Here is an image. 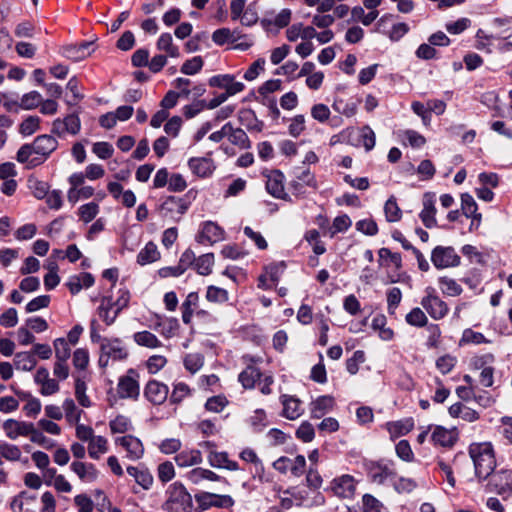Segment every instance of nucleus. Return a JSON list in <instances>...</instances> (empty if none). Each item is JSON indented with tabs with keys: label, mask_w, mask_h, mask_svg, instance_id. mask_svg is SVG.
I'll use <instances>...</instances> for the list:
<instances>
[{
	"label": "nucleus",
	"mask_w": 512,
	"mask_h": 512,
	"mask_svg": "<svg viewBox=\"0 0 512 512\" xmlns=\"http://www.w3.org/2000/svg\"><path fill=\"white\" fill-rule=\"evenodd\" d=\"M72 363L77 371H85L90 363V354L87 348H77L72 354Z\"/></svg>",
	"instance_id": "nucleus-63"
},
{
	"label": "nucleus",
	"mask_w": 512,
	"mask_h": 512,
	"mask_svg": "<svg viewBox=\"0 0 512 512\" xmlns=\"http://www.w3.org/2000/svg\"><path fill=\"white\" fill-rule=\"evenodd\" d=\"M351 226V218L347 214H341L333 219L332 225L329 227L327 234L333 238L338 233L347 232Z\"/></svg>",
	"instance_id": "nucleus-52"
},
{
	"label": "nucleus",
	"mask_w": 512,
	"mask_h": 512,
	"mask_svg": "<svg viewBox=\"0 0 512 512\" xmlns=\"http://www.w3.org/2000/svg\"><path fill=\"white\" fill-rule=\"evenodd\" d=\"M420 304L426 313L435 321L442 320L449 313L448 304L437 294L436 289L428 286Z\"/></svg>",
	"instance_id": "nucleus-9"
},
{
	"label": "nucleus",
	"mask_w": 512,
	"mask_h": 512,
	"mask_svg": "<svg viewBox=\"0 0 512 512\" xmlns=\"http://www.w3.org/2000/svg\"><path fill=\"white\" fill-rule=\"evenodd\" d=\"M494 490L499 495H512V470H500L496 472L490 481Z\"/></svg>",
	"instance_id": "nucleus-27"
},
{
	"label": "nucleus",
	"mask_w": 512,
	"mask_h": 512,
	"mask_svg": "<svg viewBox=\"0 0 512 512\" xmlns=\"http://www.w3.org/2000/svg\"><path fill=\"white\" fill-rule=\"evenodd\" d=\"M91 341L99 344L98 366L105 370L110 364L126 361L129 349L124 341L118 337H103L96 330L90 333Z\"/></svg>",
	"instance_id": "nucleus-2"
},
{
	"label": "nucleus",
	"mask_w": 512,
	"mask_h": 512,
	"mask_svg": "<svg viewBox=\"0 0 512 512\" xmlns=\"http://www.w3.org/2000/svg\"><path fill=\"white\" fill-rule=\"evenodd\" d=\"M199 301V294L197 292H190L182 302L180 309L184 324L190 325L192 323L194 313L199 307Z\"/></svg>",
	"instance_id": "nucleus-32"
},
{
	"label": "nucleus",
	"mask_w": 512,
	"mask_h": 512,
	"mask_svg": "<svg viewBox=\"0 0 512 512\" xmlns=\"http://www.w3.org/2000/svg\"><path fill=\"white\" fill-rule=\"evenodd\" d=\"M139 373L130 368L118 379L116 391L120 399L137 401L140 396Z\"/></svg>",
	"instance_id": "nucleus-11"
},
{
	"label": "nucleus",
	"mask_w": 512,
	"mask_h": 512,
	"mask_svg": "<svg viewBox=\"0 0 512 512\" xmlns=\"http://www.w3.org/2000/svg\"><path fill=\"white\" fill-rule=\"evenodd\" d=\"M423 208L419 214V217L423 225L428 228H434L437 226L436 219V206L435 196L432 193H426L423 196Z\"/></svg>",
	"instance_id": "nucleus-24"
},
{
	"label": "nucleus",
	"mask_w": 512,
	"mask_h": 512,
	"mask_svg": "<svg viewBox=\"0 0 512 512\" xmlns=\"http://www.w3.org/2000/svg\"><path fill=\"white\" fill-rule=\"evenodd\" d=\"M168 395V385L156 379H150L147 381L143 389L144 398L154 406L163 405L166 402Z\"/></svg>",
	"instance_id": "nucleus-16"
},
{
	"label": "nucleus",
	"mask_w": 512,
	"mask_h": 512,
	"mask_svg": "<svg viewBox=\"0 0 512 512\" xmlns=\"http://www.w3.org/2000/svg\"><path fill=\"white\" fill-rule=\"evenodd\" d=\"M58 141L48 134L37 136L31 143L22 145L16 154V160L32 169L43 164L58 148Z\"/></svg>",
	"instance_id": "nucleus-1"
},
{
	"label": "nucleus",
	"mask_w": 512,
	"mask_h": 512,
	"mask_svg": "<svg viewBox=\"0 0 512 512\" xmlns=\"http://www.w3.org/2000/svg\"><path fill=\"white\" fill-rule=\"evenodd\" d=\"M245 368L238 375V382L246 390H251L256 387L258 380H261L264 373L259 366L263 363L261 355L246 353L240 358Z\"/></svg>",
	"instance_id": "nucleus-7"
},
{
	"label": "nucleus",
	"mask_w": 512,
	"mask_h": 512,
	"mask_svg": "<svg viewBox=\"0 0 512 512\" xmlns=\"http://www.w3.org/2000/svg\"><path fill=\"white\" fill-rule=\"evenodd\" d=\"M33 425L31 422L7 419L3 423V430L9 439L15 440L20 436L29 437Z\"/></svg>",
	"instance_id": "nucleus-25"
},
{
	"label": "nucleus",
	"mask_w": 512,
	"mask_h": 512,
	"mask_svg": "<svg viewBox=\"0 0 512 512\" xmlns=\"http://www.w3.org/2000/svg\"><path fill=\"white\" fill-rule=\"evenodd\" d=\"M209 85L224 89V93L229 97L241 93L245 89L244 83L237 81L235 76L231 74L215 75L209 79Z\"/></svg>",
	"instance_id": "nucleus-20"
},
{
	"label": "nucleus",
	"mask_w": 512,
	"mask_h": 512,
	"mask_svg": "<svg viewBox=\"0 0 512 512\" xmlns=\"http://www.w3.org/2000/svg\"><path fill=\"white\" fill-rule=\"evenodd\" d=\"M266 190L277 199H287L285 192V176L280 170H271L266 174Z\"/></svg>",
	"instance_id": "nucleus-22"
},
{
	"label": "nucleus",
	"mask_w": 512,
	"mask_h": 512,
	"mask_svg": "<svg viewBox=\"0 0 512 512\" xmlns=\"http://www.w3.org/2000/svg\"><path fill=\"white\" fill-rule=\"evenodd\" d=\"M272 466L281 474L290 472L294 477H301L305 473L306 459L303 455L294 458L282 456L275 460Z\"/></svg>",
	"instance_id": "nucleus-15"
},
{
	"label": "nucleus",
	"mask_w": 512,
	"mask_h": 512,
	"mask_svg": "<svg viewBox=\"0 0 512 512\" xmlns=\"http://www.w3.org/2000/svg\"><path fill=\"white\" fill-rule=\"evenodd\" d=\"M161 259V252L153 241H149L137 254V263L141 266L152 264Z\"/></svg>",
	"instance_id": "nucleus-35"
},
{
	"label": "nucleus",
	"mask_w": 512,
	"mask_h": 512,
	"mask_svg": "<svg viewBox=\"0 0 512 512\" xmlns=\"http://www.w3.org/2000/svg\"><path fill=\"white\" fill-rule=\"evenodd\" d=\"M94 284L92 274L82 272L78 275L71 276L67 282V287L72 294H77L83 288H89Z\"/></svg>",
	"instance_id": "nucleus-39"
},
{
	"label": "nucleus",
	"mask_w": 512,
	"mask_h": 512,
	"mask_svg": "<svg viewBox=\"0 0 512 512\" xmlns=\"http://www.w3.org/2000/svg\"><path fill=\"white\" fill-rule=\"evenodd\" d=\"M70 469L74 472L79 480L84 483L95 482L99 477V470L93 463L84 461H73Z\"/></svg>",
	"instance_id": "nucleus-26"
},
{
	"label": "nucleus",
	"mask_w": 512,
	"mask_h": 512,
	"mask_svg": "<svg viewBox=\"0 0 512 512\" xmlns=\"http://www.w3.org/2000/svg\"><path fill=\"white\" fill-rule=\"evenodd\" d=\"M127 473L145 490H148L153 484V477L147 469L128 466Z\"/></svg>",
	"instance_id": "nucleus-46"
},
{
	"label": "nucleus",
	"mask_w": 512,
	"mask_h": 512,
	"mask_svg": "<svg viewBox=\"0 0 512 512\" xmlns=\"http://www.w3.org/2000/svg\"><path fill=\"white\" fill-rule=\"evenodd\" d=\"M134 342L142 347L157 349L163 346L162 341L148 330L138 331L133 334Z\"/></svg>",
	"instance_id": "nucleus-41"
},
{
	"label": "nucleus",
	"mask_w": 512,
	"mask_h": 512,
	"mask_svg": "<svg viewBox=\"0 0 512 512\" xmlns=\"http://www.w3.org/2000/svg\"><path fill=\"white\" fill-rule=\"evenodd\" d=\"M186 477H187L188 481H190L192 484H196V485L201 483L204 480L216 482V481H220L222 479V477H220L213 471H211L209 469L200 468V467L190 470L187 473Z\"/></svg>",
	"instance_id": "nucleus-44"
},
{
	"label": "nucleus",
	"mask_w": 512,
	"mask_h": 512,
	"mask_svg": "<svg viewBox=\"0 0 512 512\" xmlns=\"http://www.w3.org/2000/svg\"><path fill=\"white\" fill-rule=\"evenodd\" d=\"M174 460L178 467L185 468L201 464L203 461L202 452L196 448L184 449L176 454Z\"/></svg>",
	"instance_id": "nucleus-31"
},
{
	"label": "nucleus",
	"mask_w": 512,
	"mask_h": 512,
	"mask_svg": "<svg viewBox=\"0 0 512 512\" xmlns=\"http://www.w3.org/2000/svg\"><path fill=\"white\" fill-rule=\"evenodd\" d=\"M431 430V442L434 446L442 448H452L459 438V433L456 428H446L444 426L435 425L429 426Z\"/></svg>",
	"instance_id": "nucleus-17"
},
{
	"label": "nucleus",
	"mask_w": 512,
	"mask_h": 512,
	"mask_svg": "<svg viewBox=\"0 0 512 512\" xmlns=\"http://www.w3.org/2000/svg\"><path fill=\"white\" fill-rule=\"evenodd\" d=\"M227 138L233 145L238 146L240 149H248L251 146L246 132L241 128H234L231 123Z\"/></svg>",
	"instance_id": "nucleus-54"
},
{
	"label": "nucleus",
	"mask_w": 512,
	"mask_h": 512,
	"mask_svg": "<svg viewBox=\"0 0 512 512\" xmlns=\"http://www.w3.org/2000/svg\"><path fill=\"white\" fill-rule=\"evenodd\" d=\"M358 481L349 474H343L335 477L331 482L329 489L338 498L351 499L356 492Z\"/></svg>",
	"instance_id": "nucleus-14"
},
{
	"label": "nucleus",
	"mask_w": 512,
	"mask_h": 512,
	"mask_svg": "<svg viewBox=\"0 0 512 512\" xmlns=\"http://www.w3.org/2000/svg\"><path fill=\"white\" fill-rule=\"evenodd\" d=\"M281 404L283 405L282 415L289 420L298 419L303 413L302 402L291 395H282L280 397Z\"/></svg>",
	"instance_id": "nucleus-30"
},
{
	"label": "nucleus",
	"mask_w": 512,
	"mask_h": 512,
	"mask_svg": "<svg viewBox=\"0 0 512 512\" xmlns=\"http://www.w3.org/2000/svg\"><path fill=\"white\" fill-rule=\"evenodd\" d=\"M74 395L78 404L83 408H90L92 401L87 395V383L84 377L80 375L74 376Z\"/></svg>",
	"instance_id": "nucleus-38"
},
{
	"label": "nucleus",
	"mask_w": 512,
	"mask_h": 512,
	"mask_svg": "<svg viewBox=\"0 0 512 512\" xmlns=\"http://www.w3.org/2000/svg\"><path fill=\"white\" fill-rule=\"evenodd\" d=\"M192 389L184 382H177L173 384V389L170 395V403L178 405L186 398L192 396Z\"/></svg>",
	"instance_id": "nucleus-55"
},
{
	"label": "nucleus",
	"mask_w": 512,
	"mask_h": 512,
	"mask_svg": "<svg viewBox=\"0 0 512 512\" xmlns=\"http://www.w3.org/2000/svg\"><path fill=\"white\" fill-rule=\"evenodd\" d=\"M379 266L386 270L388 283L401 281L402 257L400 253L392 252L389 248H381L378 251Z\"/></svg>",
	"instance_id": "nucleus-10"
},
{
	"label": "nucleus",
	"mask_w": 512,
	"mask_h": 512,
	"mask_svg": "<svg viewBox=\"0 0 512 512\" xmlns=\"http://www.w3.org/2000/svg\"><path fill=\"white\" fill-rule=\"evenodd\" d=\"M156 47L159 51L164 52L168 57H180V50L178 46L174 44L170 33H162L156 42Z\"/></svg>",
	"instance_id": "nucleus-43"
},
{
	"label": "nucleus",
	"mask_w": 512,
	"mask_h": 512,
	"mask_svg": "<svg viewBox=\"0 0 512 512\" xmlns=\"http://www.w3.org/2000/svg\"><path fill=\"white\" fill-rule=\"evenodd\" d=\"M204 355L199 352L187 353L183 358V365L185 369L191 374L200 371L204 365Z\"/></svg>",
	"instance_id": "nucleus-53"
},
{
	"label": "nucleus",
	"mask_w": 512,
	"mask_h": 512,
	"mask_svg": "<svg viewBox=\"0 0 512 512\" xmlns=\"http://www.w3.org/2000/svg\"><path fill=\"white\" fill-rule=\"evenodd\" d=\"M75 436L80 442L87 443V454L92 460H99L109 451L108 439L102 435H96L90 425H79Z\"/></svg>",
	"instance_id": "nucleus-6"
},
{
	"label": "nucleus",
	"mask_w": 512,
	"mask_h": 512,
	"mask_svg": "<svg viewBox=\"0 0 512 512\" xmlns=\"http://www.w3.org/2000/svg\"><path fill=\"white\" fill-rule=\"evenodd\" d=\"M335 399L330 395H322L313 400L309 405L310 417L320 419L334 409Z\"/></svg>",
	"instance_id": "nucleus-28"
},
{
	"label": "nucleus",
	"mask_w": 512,
	"mask_h": 512,
	"mask_svg": "<svg viewBox=\"0 0 512 512\" xmlns=\"http://www.w3.org/2000/svg\"><path fill=\"white\" fill-rule=\"evenodd\" d=\"M403 144L412 148H421L426 144V138L415 130L407 129L401 132Z\"/></svg>",
	"instance_id": "nucleus-60"
},
{
	"label": "nucleus",
	"mask_w": 512,
	"mask_h": 512,
	"mask_svg": "<svg viewBox=\"0 0 512 512\" xmlns=\"http://www.w3.org/2000/svg\"><path fill=\"white\" fill-rule=\"evenodd\" d=\"M369 480L377 485H384L396 478L397 472L392 461H367L364 464Z\"/></svg>",
	"instance_id": "nucleus-8"
},
{
	"label": "nucleus",
	"mask_w": 512,
	"mask_h": 512,
	"mask_svg": "<svg viewBox=\"0 0 512 512\" xmlns=\"http://www.w3.org/2000/svg\"><path fill=\"white\" fill-rule=\"evenodd\" d=\"M359 102H360L359 100L344 101L343 99H336L334 101L332 107L336 112H338L346 117H353L356 115V113L358 111Z\"/></svg>",
	"instance_id": "nucleus-58"
},
{
	"label": "nucleus",
	"mask_w": 512,
	"mask_h": 512,
	"mask_svg": "<svg viewBox=\"0 0 512 512\" xmlns=\"http://www.w3.org/2000/svg\"><path fill=\"white\" fill-rule=\"evenodd\" d=\"M109 428L112 434H123L132 429V423L128 417L117 415L109 422Z\"/></svg>",
	"instance_id": "nucleus-64"
},
{
	"label": "nucleus",
	"mask_w": 512,
	"mask_h": 512,
	"mask_svg": "<svg viewBox=\"0 0 512 512\" xmlns=\"http://www.w3.org/2000/svg\"><path fill=\"white\" fill-rule=\"evenodd\" d=\"M10 389L21 401L25 402V404L22 407L25 416L29 418H36L40 414L42 405L38 398L34 397L28 391L16 388L14 385H11Z\"/></svg>",
	"instance_id": "nucleus-23"
},
{
	"label": "nucleus",
	"mask_w": 512,
	"mask_h": 512,
	"mask_svg": "<svg viewBox=\"0 0 512 512\" xmlns=\"http://www.w3.org/2000/svg\"><path fill=\"white\" fill-rule=\"evenodd\" d=\"M115 444L126 451V457L130 460H139L144 455L145 449L142 441L133 435L118 437L115 439Z\"/></svg>",
	"instance_id": "nucleus-21"
},
{
	"label": "nucleus",
	"mask_w": 512,
	"mask_h": 512,
	"mask_svg": "<svg viewBox=\"0 0 512 512\" xmlns=\"http://www.w3.org/2000/svg\"><path fill=\"white\" fill-rule=\"evenodd\" d=\"M41 119L38 116L30 115L24 118L19 124L18 131L24 136H31L40 129Z\"/></svg>",
	"instance_id": "nucleus-59"
},
{
	"label": "nucleus",
	"mask_w": 512,
	"mask_h": 512,
	"mask_svg": "<svg viewBox=\"0 0 512 512\" xmlns=\"http://www.w3.org/2000/svg\"><path fill=\"white\" fill-rule=\"evenodd\" d=\"M36 365L37 360L32 352H19L15 354L14 366L17 370L31 371Z\"/></svg>",
	"instance_id": "nucleus-50"
},
{
	"label": "nucleus",
	"mask_w": 512,
	"mask_h": 512,
	"mask_svg": "<svg viewBox=\"0 0 512 512\" xmlns=\"http://www.w3.org/2000/svg\"><path fill=\"white\" fill-rule=\"evenodd\" d=\"M225 238V231L216 222L205 221L199 226L196 240L200 244H213Z\"/></svg>",
	"instance_id": "nucleus-18"
},
{
	"label": "nucleus",
	"mask_w": 512,
	"mask_h": 512,
	"mask_svg": "<svg viewBox=\"0 0 512 512\" xmlns=\"http://www.w3.org/2000/svg\"><path fill=\"white\" fill-rule=\"evenodd\" d=\"M191 173L201 179L212 177L217 166L210 155L203 157H192L187 162Z\"/></svg>",
	"instance_id": "nucleus-19"
},
{
	"label": "nucleus",
	"mask_w": 512,
	"mask_h": 512,
	"mask_svg": "<svg viewBox=\"0 0 512 512\" xmlns=\"http://www.w3.org/2000/svg\"><path fill=\"white\" fill-rule=\"evenodd\" d=\"M239 457L242 461L253 465L256 473L264 472L263 462L259 458V456L257 455V453L254 449L249 448V447L244 448L240 452Z\"/></svg>",
	"instance_id": "nucleus-62"
},
{
	"label": "nucleus",
	"mask_w": 512,
	"mask_h": 512,
	"mask_svg": "<svg viewBox=\"0 0 512 512\" xmlns=\"http://www.w3.org/2000/svg\"><path fill=\"white\" fill-rule=\"evenodd\" d=\"M198 509L201 511L208 510L212 507L231 508L234 500L230 495H219L210 492H200L195 495Z\"/></svg>",
	"instance_id": "nucleus-13"
},
{
	"label": "nucleus",
	"mask_w": 512,
	"mask_h": 512,
	"mask_svg": "<svg viewBox=\"0 0 512 512\" xmlns=\"http://www.w3.org/2000/svg\"><path fill=\"white\" fill-rule=\"evenodd\" d=\"M242 37L236 30L231 31L229 28H219L212 33V41L219 46L226 43H235Z\"/></svg>",
	"instance_id": "nucleus-48"
},
{
	"label": "nucleus",
	"mask_w": 512,
	"mask_h": 512,
	"mask_svg": "<svg viewBox=\"0 0 512 512\" xmlns=\"http://www.w3.org/2000/svg\"><path fill=\"white\" fill-rule=\"evenodd\" d=\"M405 321L408 325L416 328H423L428 325V317L420 307L412 308L405 316Z\"/></svg>",
	"instance_id": "nucleus-49"
},
{
	"label": "nucleus",
	"mask_w": 512,
	"mask_h": 512,
	"mask_svg": "<svg viewBox=\"0 0 512 512\" xmlns=\"http://www.w3.org/2000/svg\"><path fill=\"white\" fill-rule=\"evenodd\" d=\"M168 364L166 356L161 354H153L144 362V367L150 375L159 373Z\"/></svg>",
	"instance_id": "nucleus-56"
},
{
	"label": "nucleus",
	"mask_w": 512,
	"mask_h": 512,
	"mask_svg": "<svg viewBox=\"0 0 512 512\" xmlns=\"http://www.w3.org/2000/svg\"><path fill=\"white\" fill-rule=\"evenodd\" d=\"M91 42H82L80 44H71L63 47V55L73 61H80L90 55Z\"/></svg>",
	"instance_id": "nucleus-37"
},
{
	"label": "nucleus",
	"mask_w": 512,
	"mask_h": 512,
	"mask_svg": "<svg viewBox=\"0 0 512 512\" xmlns=\"http://www.w3.org/2000/svg\"><path fill=\"white\" fill-rule=\"evenodd\" d=\"M119 311L114 306L110 298L102 299L98 307V315L107 326L112 325L119 315Z\"/></svg>",
	"instance_id": "nucleus-42"
},
{
	"label": "nucleus",
	"mask_w": 512,
	"mask_h": 512,
	"mask_svg": "<svg viewBox=\"0 0 512 512\" xmlns=\"http://www.w3.org/2000/svg\"><path fill=\"white\" fill-rule=\"evenodd\" d=\"M390 437L392 439L407 435L414 428V420L405 418L397 421H390L385 424Z\"/></svg>",
	"instance_id": "nucleus-33"
},
{
	"label": "nucleus",
	"mask_w": 512,
	"mask_h": 512,
	"mask_svg": "<svg viewBox=\"0 0 512 512\" xmlns=\"http://www.w3.org/2000/svg\"><path fill=\"white\" fill-rule=\"evenodd\" d=\"M431 262L437 269L457 267L461 258L451 246H436L431 253Z\"/></svg>",
	"instance_id": "nucleus-12"
},
{
	"label": "nucleus",
	"mask_w": 512,
	"mask_h": 512,
	"mask_svg": "<svg viewBox=\"0 0 512 512\" xmlns=\"http://www.w3.org/2000/svg\"><path fill=\"white\" fill-rule=\"evenodd\" d=\"M64 416L66 418V421L70 425L75 426V430L79 425H84L83 423H80L82 415L84 414V411L77 407L74 399L72 398H66L63 401L62 404Z\"/></svg>",
	"instance_id": "nucleus-34"
},
{
	"label": "nucleus",
	"mask_w": 512,
	"mask_h": 512,
	"mask_svg": "<svg viewBox=\"0 0 512 512\" xmlns=\"http://www.w3.org/2000/svg\"><path fill=\"white\" fill-rule=\"evenodd\" d=\"M214 266V254L206 253L198 258H196V262L194 265L195 270L198 274L207 276L212 273V268Z\"/></svg>",
	"instance_id": "nucleus-61"
},
{
	"label": "nucleus",
	"mask_w": 512,
	"mask_h": 512,
	"mask_svg": "<svg viewBox=\"0 0 512 512\" xmlns=\"http://www.w3.org/2000/svg\"><path fill=\"white\" fill-rule=\"evenodd\" d=\"M27 184L33 196L39 200L44 199L50 189L48 182L40 180L37 177H29Z\"/></svg>",
	"instance_id": "nucleus-57"
},
{
	"label": "nucleus",
	"mask_w": 512,
	"mask_h": 512,
	"mask_svg": "<svg viewBox=\"0 0 512 512\" xmlns=\"http://www.w3.org/2000/svg\"><path fill=\"white\" fill-rule=\"evenodd\" d=\"M208 461L211 466L217 468H225L230 471L239 470V464L229 459L228 453L212 451L208 455Z\"/></svg>",
	"instance_id": "nucleus-36"
},
{
	"label": "nucleus",
	"mask_w": 512,
	"mask_h": 512,
	"mask_svg": "<svg viewBox=\"0 0 512 512\" xmlns=\"http://www.w3.org/2000/svg\"><path fill=\"white\" fill-rule=\"evenodd\" d=\"M364 6H355L351 9V18L354 22H359L364 26L371 25L379 16V11L369 10L365 12Z\"/></svg>",
	"instance_id": "nucleus-47"
},
{
	"label": "nucleus",
	"mask_w": 512,
	"mask_h": 512,
	"mask_svg": "<svg viewBox=\"0 0 512 512\" xmlns=\"http://www.w3.org/2000/svg\"><path fill=\"white\" fill-rule=\"evenodd\" d=\"M166 499L162 509L166 512H191L192 497L185 486L180 482L170 484L165 492Z\"/></svg>",
	"instance_id": "nucleus-5"
},
{
	"label": "nucleus",
	"mask_w": 512,
	"mask_h": 512,
	"mask_svg": "<svg viewBox=\"0 0 512 512\" xmlns=\"http://www.w3.org/2000/svg\"><path fill=\"white\" fill-rule=\"evenodd\" d=\"M468 453L473 461L475 475L479 480L487 479L496 468V457L490 442H474L468 447Z\"/></svg>",
	"instance_id": "nucleus-3"
},
{
	"label": "nucleus",
	"mask_w": 512,
	"mask_h": 512,
	"mask_svg": "<svg viewBox=\"0 0 512 512\" xmlns=\"http://www.w3.org/2000/svg\"><path fill=\"white\" fill-rule=\"evenodd\" d=\"M438 287L443 295L448 297L460 296L463 288L457 280L449 276H441L438 278Z\"/></svg>",
	"instance_id": "nucleus-40"
},
{
	"label": "nucleus",
	"mask_w": 512,
	"mask_h": 512,
	"mask_svg": "<svg viewBox=\"0 0 512 512\" xmlns=\"http://www.w3.org/2000/svg\"><path fill=\"white\" fill-rule=\"evenodd\" d=\"M490 343V339L486 338L481 332L474 331L471 328L464 329L461 338L459 339V346L481 345Z\"/></svg>",
	"instance_id": "nucleus-45"
},
{
	"label": "nucleus",
	"mask_w": 512,
	"mask_h": 512,
	"mask_svg": "<svg viewBox=\"0 0 512 512\" xmlns=\"http://www.w3.org/2000/svg\"><path fill=\"white\" fill-rule=\"evenodd\" d=\"M100 212V206L97 202L91 201L81 205L77 209V216L80 221L87 224L96 218Z\"/></svg>",
	"instance_id": "nucleus-51"
},
{
	"label": "nucleus",
	"mask_w": 512,
	"mask_h": 512,
	"mask_svg": "<svg viewBox=\"0 0 512 512\" xmlns=\"http://www.w3.org/2000/svg\"><path fill=\"white\" fill-rule=\"evenodd\" d=\"M306 187L315 189L317 187V181L315 176L309 169L303 171L296 179L290 183V189L296 196H303L306 193Z\"/></svg>",
	"instance_id": "nucleus-29"
},
{
	"label": "nucleus",
	"mask_w": 512,
	"mask_h": 512,
	"mask_svg": "<svg viewBox=\"0 0 512 512\" xmlns=\"http://www.w3.org/2000/svg\"><path fill=\"white\" fill-rule=\"evenodd\" d=\"M190 193L191 191L182 197L172 195L163 197L156 212L164 221L179 223L191 206Z\"/></svg>",
	"instance_id": "nucleus-4"
}]
</instances>
